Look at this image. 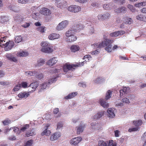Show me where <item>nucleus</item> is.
<instances>
[{
  "label": "nucleus",
  "mask_w": 146,
  "mask_h": 146,
  "mask_svg": "<svg viewBox=\"0 0 146 146\" xmlns=\"http://www.w3.org/2000/svg\"><path fill=\"white\" fill-rule=\"evenodd\" d=\"M91 58L92 57L90 55H87L84 56L83 58L84 60H85L83 62L79 63L78 65L66 64L64 65L63 66L64 72H67L69 70H72L73 69H74V67L83 66L85 62L89 61L91 60Z\"/></svg>",
  "instance_id": "1"
},
{
  "label": "nucleus",
  "mask_w": 146,
  "mask_h": 146,
  "mask_svg": "<svg viewBox=\"0 0 146 146\" xmlns=\"http://www.w3.org/2000/svg\"><path fill=\"white\" fill-rule=\"evenodd\" d=\"M56 80V78L55 77L48 80V83L44 82L41 84L39 86L41 90H43L44 89H46V88L47 87H48L49 85L55 82Z\"/></svg>",
  "instance_id": "2"
},
{
  "label": "nucleus",
  "mask_w": 146,
  "mask_h": 146,
  "mask_svg": "<svg viewBox=\"0 0 146 146\" xmlns=\"http://www.w3.org/2000/svg\"><path fill=\"white\" fill-rule=\"evenodd\" d=\"M74 33L71 32V31H68L66 33V36L68 37L67 41L71 42L76 40L77 39L76 37L73 35Z\"/></svg>",
  "instance_id": "3"
},
{
  "label": "nucleus",
  "mask_w": 146,
  "mask_h": 146,
  "mask_svg": "<svg viewBox=\"0 0 146 146\" xmlns=\"http://www.w3.org/2000/svg\"><path fill=\"white\" fill-rule=\"evenodd\" d=\"M69 21L67 20L62 21L58 25L56 29L58 31L62 30L66 27Z\"/></svg>",
  "instance_id": "4"
},
{
  "label": "nucleus",
  "mask_w": 146,
  "mask_h": 146,
  "mask_svg": "<svg viewBox=\"0 0 146 146\" xmlns=\"http://www.w3.org/2000/svg\"><path fill=\"white\" fill-rule=\"evenodd\" d=\"M68 9L70 12L75 13L81 10V8L78 5H72L69 6L68 8Z\"/></svg>",
  "instance_id": "5"
},
{
  "label": "nucleus",
  "mask_w": 146,
  "mask_h": 146,
  "mask_svg": "<svg viewBox=\"0 0 146 146\" xmlns=\"http://www.w3.org/2000/svg\"><path fill=\"white\" fill-rule=\"evenodd\" d=\"M110 16V13L108 12H106L98 15L97 16V18L99 20L104 21L108 19Z\"/></svg>",
  "instance_id": "6"
},
{
  "label": "nucleus",
  "mask_w": 146,
  "mask_h": 146,
  "mask_svg": "<svg viewBox=\"0 0 146 146\" xmlns=\"http://www.w3.org/2000/svg\"><path fill=\"white\" fill-rule=\"evenodd\" d=\"M83 27L82 25L75 24L73 25L71 29L68 31H71V32L74 33L79 30L82 29Z\"/></svg>",
  "instance_id": "7"
},
{
  "label": "nucleus",
  "mask_w": 146,
  "mask_h": 146,
  "mask_svg": "<svg viewBox=\"0 0 146 146\" xmlns=\"http://www.w3.org/2000/svg\"><path fill=\"white\" fill-rule=\"evenodd\" d=\"M86 126V124L81 122L80 124L76 127V129L77 134H80L82 133Z\"/></svg>",
  "instance_id": "8"
},
{
  "label": "nucleus",
  "mask_w": 146,
  "mask_h": 146,
  "mask_svg": "<svg viewBox=\"0 0 146 146\" xmlns=\"http://www.w3.org/2000/svg\"><path fill=\"white\" fill-rule=\"evenodd\" d=\"M130 92V89L129 87H124L122 89L119 91L120 96L121 97L124 96L126 94Z\"/></svg>",
  "instance_id": "9"
},
{
  "label": "nucleus",
  "mask_w": 146,
  "mask_h": 146,
  "mask_svg": "<svg viewBox=\"0 0 146 146\" xmlns=\"http://www.w3.org/2000/svg\"><path fill=\"white\" fill-rule=\"evenodd\" d=\"M108 116L111 118H113L115 116V113L116 111L115 109L113 108H110L108 109L107 111Z\"/></svg>",
  "instance_id": "10"
},
{
  "label": "nucleus",
  "mask_w": 146,
  "mask_h": 146,
  "mask_svg": "<svg viewBox=\"0 0 146 146\" xmlns=\"http://www.w3.org/2000/svg\"><path fill=\"white\" fill-rule=\"evenodd\" d=\"M82 139V138L80 137H75L70 140V143L71 145H76L81 141Z\"/></svg>",
  "instance_id": "11"
},
{
  "label": "nucleus",
  "mask_w": 146,
  "mask_h": 146,
  "mask_svg": "<svg viewBox=\"0 0 146 146\" xmlns=\"http://www.w3.org/2000/svg\"><path fill=\"white\" fill-rule=\"evenodd\" d=\"M7 59L11 61L16 62L17 59L11 53H7L5 55Z\"/></svg>",
  "instance_id": "12"
},
{
  "label": "nucleus",
  "mask_w": 146,
  "mask_h": 146,
  "mask_svg": "<svg viewBox=\"0 0 146 146\" xmlns=\"http://www.w3.org/2000/svg\"><path fill=\"white\" fill-rule=\"evenodd\" d=\"M14 45V42L12 41L7 42L5 43V51H8L10 50Z\"/></svg>",
  "instance_id": "13"
},
{
  "label": "nucleus",
  "mask_w": 146,
  "mask_h": 146,
  "mask_svg": "<svg viewBox=\"0 0 146 146\" xmlns=\"http://www.w3.org/2000/svg\"><path fill=\"white\" fill-rule=\"evenodd\" d=\"M105 111H102L94 115L92 119L94 120H96L100 119L101 118L104 114Z\"/></svg>",
  "instance_id": "14"
},
{
  "label": "nucleus",
  "mask_w": 146,
  "mask_h": 146,
  "mask_svg": "<svg viewBox=\"0 0 146 146\" xmlns=\"http://www.w3.org/2000/svg\"><path fill=\"white\" fill-rule=\"evenodd\" d=\"M61 136V133L59 132H57L52 135L50 137V140L53 141L58 139Z\"/></svg>",
  "instance_id": "15"
},
{
  "label": "nucleus",
  "mask_w": 146,
  "mask_h": 146,
  "mask_svg": "<svg viewBox=\"0 0 146 146\" xmlns=\"http://www.w3.org/2000/svg\"><path fill=\"white\" fill-rule=\"evenodd\" d=\"M111 40L108 39L104 40L102 41V43L100 44V45H101V48L107 46H108L109 44H111Z\"/></svg>",
  "instance_id": "16"
},
{
  "label": "nucleus",
  "mask_w": 146,
  "mask_h": 146,
  "mask_svg": "<svg viewBox=\"0 0 146 146\" xmlns=\"http://www.w3.org/2000/svg\"><path fill=\"white\" fill-rule=\"evenodd\" d=\"M50 126L49 124H47L44 127L45 130L41 133V135L43 136L45 135L46 136H48L50 135L51 132L50 130H48V128Z\"/></svg>",
  "instance_id": "17"
},
{
  "label": "nucleus",
  "mask_w": 146,
  "mask_h": 146,
  "mask_svg": "<svg viewBox=\"0 0 146 146\" xmlns=\"http://www.w3.org/2000/svg\"><path fill=\"white\" fill-rule=\"evenodd\" d=\"M41 51L45 53H48L52 52L53 50L52 48L49 46L46 47H42L41 49Z\"/></svg>",
  "instance_id": "18"
},
{
  "label": "nucleus",
  "mask_w": 146,
  "mask_h": 146,
  "mask_svg": "<svg viewBox=\"0 0 146 146\" xmlns=\"http://www.w3.org/2000/svg\"><path fill=\"white\" fill-rule=\"evenodd\" d=\"M41 13L44 15H49L51 13V11L49 9L46 8H43L40 10Z\"/></svg>",
  "instance_id": "19"
},
{
  "label": "nucleus",
  "mask_w": 146,
  "mask_h": 146,
  "mask_svg": "<svg viewBox=\"0 0 146 146\" xmlns=\"http://www.w3.org/2000/svg\"><path fill=\"white\" fill-rule=\"evenodd\" d=\"M31 93V91H29L27 92H21L19 94L18 96L21 98H27L29 95L30 93Z\"/></svg>",
  "instance_id": "20"
},
{
  "label": "nucleus",
  "mask_w": 146,
  "mask_h": 146,
  "mask_svg": "<svg viewBox=\"0 0 146 146\" xmlns=\"http://www.w3.org/2000/svg\"><path fill=\"white\" fill-rule=\"evenodd\" d=\"M57 57H54L48 61L47 64L50 66H52L55 64L57 61Z\"/></svg>",
  "instance_id": "21"
},
{
  "label": "nucleus",
  "mask_w": 146,
  "mask_h": 146,
  "mask_svg": "<svg viewBox=\"0 0 146 146\" xmlns=\"http://www.w3.org/2000/svg\"><path fill=\"white\" fill-rule=\"evenodd\" d=\"M113 4L111 3H106L104 4L103 6L104 9L106 10H111L113 8Z\"/></svg>",
  "instance_id": "22"
},
{
  "label": "nucleus",
  "mask_w": 146,
  "mask_h": 146,
  "mask_svg": "<svg viewBox=\"0 0 146 146\" xmlns=\"http://www.w3.org/2000/svg\"><path fill=\"white\" fill-rule=\"evenodd\" d=\"M101 105L104 108H107L109 106L108 104L104 99H100L99 100Z\"/></svg>",
  "instance_id": "23"
},
{
  "label": "nucleus",
  "mask_w": 146,
  "mask_h": 146,
  "mask_svg": "<svg viewBox=\"0 0 146 146\" xmlns=\"http://www.w3.org/2000/svg\"><path fill=\"white\" fill-rule=\"evenodd\" d=\"M60 36L59 34L52 33L49 35L48 38L50 40H53L58 38Z\"/></svg>",
  "instance_id": "24"
},
{
  "label": "nucleus",
  "mask_w": 146,
  "mask_h": 146,
  "mask_svg": "<svg viewBox=\"0 0 146 146\" xmlns=\"http://www.w3.org/2000/svg\"><path fill=\"white\" fill-rule=\"evenodd\" d=\"M38 86V83L37 82H35L32 83L28 87L31 88L32 89V90L31 91V92L35 91Z\"/></svg>",
  "instance_id": "25"
},
{
  "label": "nucleus",
  "mask_w": 146,
  "mask_h": 146,
  "mask_svg": "<svg viewBox=\"0 0 146 146\" xmlns=\"http://www.w3.org/2000/svg\"><path fill=\"white\" fill-rule=\"evenodd\" d=\"M45 62L44 60L42 58H40L38 59L37 61V63L35 64V67H40L43 65Z\"/></svg>",
  "instance_id": "26"
},
{
  "label": "nucleus",
  "mask_w": 146,
  "mask_h": 146,
  "mask_svg": "<svg viewBox=\"0 0 146 146\" xmlns=\"http://www.w3.org/2000/svg\"><path fill=\"white\" fill-rule=\"evenodd\" d=\"M67 5V2L64 0H62L61 2L58 5L57 7L61 9L66 7Z\"/></svg>",
  "instance_id": "27"
},
{
  "label": "nucleus",
  "mask_w": 146,
  "mask_h": 146,
  "mask_svg": "<svg viewBox=\"0 0 146 146\" xmlns=\"http://www.w3.org/2000/svg\"><path fill=\"white\" fill-rule=\"evenodd\" d=\"M136 19L140 21L146 22V15H139L136 17Z\"/></svg>",
  "instance_id": "28"
},
{
  "label": "nucleus",
  "mask_w": 146,
  "mask_h": 146,
  "mask_svg": "<svg viewBox=\"0 0 146 146\" xmlns=\"http://www.w3.org/2000/svg\"><path fill=\"white\" fill-rule=\"evenodd\" d=\"M126 11V9L124 7H121L115 10V12L117 13H125Z\"/></svg>",
  "instance_id": "29"
},
{
  "label": "nucleus",
  "mask_w": 146,
  "mask_h": 146,
  "mask_svg": "<svg viewBox=\"0 0 146 146\" xmlns=\"http://www.w3.org/2000/svg\"><path fill=\"white\" fill-rule=\"evenodd\" d=\"M17 54L19 56L25 57L28 56L29 53L26 51H21L18 52Z\"/></svg>",
  "instance_id": "30"
},
{
  "label": "nucleus",
  "mask_w": 146,
  "mask_h": 146,
  "mask_svg": "<svg viewBox=\"0 0 146 146\" xmlns=\"http://www.w3.org/2000/svg\"><path fill=\"white\" fill-rule=\"evenodd\" d=\"M71 51L73 52H75L78 51L80 49L79 46L77 45H72L70 48Z\"/></svg>",
  "instance_id": "31"
},
{
  "label": "nucleus",
  "mask_w": 146,
  "mask_h": 146,
  "mask_svg": "<svg viewBox=\"0 0 146 146\" xmlns=\"http://www.w3.org/2000/svg\"><path fill=\"white\" fill-rule=\"evenodd\" d=\"M36 133L35 130L33 129L32 130H29L26 133V135L27 137L30 136H33L35 135Z\"/></svg>",
  "instance_id": "32"
},
{
  "label": "nucleus",
  "mask_w": 146,
  "mask_h": 146,
  "mask_svg": "<svg viewBox=\"0 0 146 146\" xmlns=\"http://www.w3.org/2000/svg\"><path fill=\"white\" fill-rule=\"evenodd\" d=\"M77 93L76 92H73L69 94L67 96L65 97V98L66 99H70L75 96L77 95Z\"/></svg>",
  "instance_id": "33"
},
{
  "label": "nucleus",
  "mask_w": 146,
  "mask_h": 146,
  "mask_svg": "<svg viewBox=\"0 0 146 146\" xmlns=\"http://www.w3.org/2000/svg\"><path fill=\"white\" fill-rule=\"evenodd\" d=\"M9 20L8 17L7 16H1L0 17V22L4 23Z\"/></svg>",
  "instance_id": "34"
},
{
  "label": "nucleus",
  "mask_w": 146,
  "mask_h": 146,
  "mask_svg": "<svg viewBox=\"0 0 146 146\" xmlns=\"http://www.w3.org/2000/svg\"><path fill=\"white\" fill-rule=\"evenodd\" d=\"M108 142L103 140H100L98 141V146H108Z\"/></svg>",
  "instance_id": "35"
},
{
  "label": "nucleus",
  "mask_w": 146,
  "mask_h": 146,
  "mask_svg": "<svg viewBox=\"0 0 146 146\" xmlns=\"http://www.w3.org/2000/svg\"><path fill=\"white\" fill-rule=\"evenodd\" d=\"M26 73L27 74V75L29 76H35V74H37V71L35 70L34 71L27 72Z\"/></svg>",
  "instance_id": "36"
},
{
  "label": "nucleus",
  "mask_w": 146,
  "mask_h": 146,
  "mask_svg": "<svg viewBox=\"0 0 146 146\" xmlns=\"http://www.w3.org/2000/svg\"><path fill=\"white\" fill-rule=\"evenodd\" d=\"M133 123L135 126L137 127L141 125L142 123V122L141 120H138L134 121Z\"/></svg>",
  "instance_id": "37"
},
{
  "label": "nucleus",
  "mask_w": 146,
  "mask_h": 146,
  "mask_svg": "<svg viewBox=\"0 0 146 146\" xmlns=\"http://www.w3.org/2000/svg\"><path fill=\"white\" fill-rule=\"evenodd\" d=\"M111 96V92L110 90H108L106 94L105 97V99L106 100H108L110 98Z\"/></svg>",
  "instance_id": "38"
},
{
  "label": "nucleus",
  "mask_w": 146,
  "mask_h": 146,
  "mask_svg": "<svg viewBox=\"0 0 146 146\" xmlns=\"http://www.w3.org/2000/svg\"><path fill=\"white\" fill-rule=\"evenodd\" d=\"M125 20L124 21L125 23L128 24H131L132 22V20L130 18L126 17L125 18Z\"/></svg>",
  "instance_id": "39"
},
{
  "label": "nucleus",
  "mask_w": 146,
  "mask_h": 146,
  "mask_svg": "<svg viewBox=\"0 0 146 146\" xmlns=\"http://www.w3.org/2000/svg\"><path fill=\"white\" fill-rule=\"evenodd\" d=\"M59 109L58 108H56L54 110L53 113L54 114H56L58 113V115L56 116V117H60L61 115V114L60 112H59Z\"/></svg>",
  "instance_id": "40"
},
{
  "label": "nucleus",
  "mask_w": 146,
  "mask_h": 146,
  "mask_svg": "<svg viewBox=\"0 0 146 146\" xmlns=\"http://www.w3.org/2000/svg\"><path fill=\"white\" fill-rule=\"evenodd\" d=\"M37 74H35V77L39 80H41L44 77V75L42 73H39L37 72Z\"/></svg>",
  "instance_id": "41"
},
{
  "label": "nucleus",
  "mask_w": 146,
  "mask_h": 146,
  "mask_svg": "<svg viewBox=\"0 0 146 146\" xmlns=\"http://www.w3.org/2000/svg\"><path fill=\"white\" fill-rule=\"evenodd\" d=\"M22 40V37L21 36H15V41L16 43H19Z\"/></svg>",
  "instance_id": "42"
},
{
  "label": "nucleus",
  "mask_w": 146,
  "mask_h": 146,
  "mask_svg": "<svg viewBox=\"0 0 146 146\" xmlns=\"http://www.w3.org/2000/svg\"><path fill=\"white\" fill-rule=\"evenodd\" d=\"M41 46L42 47H46L50 46V44L47 41L42 42L40 44Z\"/></svg>",
  "instance_id": "43"
},
{
  "label": "nucleus",
  "mask_w": 146,
  "mask_h": 146,
  "mask_svg": "<svg viewBox=\"0 0 146 146\" xmlns=\"http://www.w3.org/2000/svg\"><path fill=\"white\" fill-rule=\"evenodd\" d=\"M146 5V2H143L138 3L135 4V6L136 7H140L142 6H145Z\"/></svg>",
  "instance_id": "44"
},
{
  "label": "nucleus",
  "mask_w": 146,
  "mask_h": 146,
  "mask_svg": "<svg viewBox=\"0 0 146 146\" xmlns=\"http://www.w3.org/2000/svg\"><path fill=\"white\" fill-rule=\"evenodd\" d=\"M111 47L112 45L111 44H109L108 46H106L105 48V49L108 52H111L112 50Z\"/></svg>",
  "instance_id": "45"
},
{
  "label": "nucleus",
  "mask_w": 146,
  "mask_h": 146,
  "mask_svg": "<svg viewBox=\"0 0 146 146\" xmlns=\"http://www.w3.org/2000/svg\"><path fill=\"white\" fill-rule=\"evenodd\" d=\"M21 88V85L20 84L17 85L13 88V90L14 92H16L19 90Z\"/></svg>",
  "instance_id": "46"
},
{
  "label": "nucleus",
  "mask_w": 146,
  "mask_h": 146,
  "mask_svg": "<svg viewBox=\"0 0 146 146\" xmlns=\"http://www.w3.org/2000/svg\"><path fill=\"white\" fill-rule=\"evenodd\" d=\"M21 17L19 15H17L14 17V19L17 22H21L22 20V19L21 18Z\"/></svg>",
  "instance_id": "47"
},
{
  "label": "nucleus",
  "mask_w": 146,
  "mask_h": 146,
  "mask_svg": "<svg viewBox=\"0 0 146 146\" xmlns=\"http://www.w3.org/2000/svg\"><path fill=\"white\" fill-rule=\"evenodd\" d=\"M33 141L31 139L27 141L25 143L24 146H31L33 143Z\"/></svg>",
  "instance_id": "48"
},
{
  "label": "nucleus",
  "mask_w": 146,
  "mask_h": 146,
  "mask_svg": "<svg viewBox=\"0 0 146 146\" xmlns=\"http://www.w3.org/2000/svg\"><path fill=\"white\" fill-rule=\"evenodd\" d=\"M91 46L92 48L93 49L96 48H101V45H100V44H98V43L92 44Z\"/></svg>",
  "instance_id": "49"
},
{
  "label": "nucleus",
  "mask_w": 146,
  "mask_h": 146,
  "mask_svg": "<svg viewBox=\"0 0 146 146\" xmlns=\"http://www.w3.org/2000/svg\"><path fill=\"white\" fill-rule=\"evenodd\" d=\"M121 101L122 102L126 104H128L130 103L129 99L126 97L123 98L121 100Z\"/></svg>",
  "instance_id": "50"
},
{
  "label": "nucleus",
  "mask_w": 146,
  "mask_h": 146,
  "mask_svg": "<svg viewBox=\"0 0 146 146\" xmlns=\"http://www.w3.org/2000/svg\"><path fill=\"white\" fill-rule=\"evenodd\" d=\"M31 24V23L29 22V23H25L21 25V26L25 28H26L28 27Z\"/></svg>",
  "instance_id": "51"
},
{
  "label": "nucleus",
  "mask_w": 146,
  "mask_h": 146,
  "mask_svg": "<svg viewBox=\"0 0 146 146\" xmlns=\"http://www.w3.org/2000/svg\"><path fill=\"white\" fill-rule=\"evenodd\" d=\"M63 123L62 122H60L58 123L57 125V128L56 130H58L60 129L63 126Z\"/></svg>",
  "instance_id": "52"
},
{
  "label": "nucleus",
  "mask_w": 146,
  "mask_h": 146,
  "mask_svg": "<svg viewBox=\"0 0 146 146\" xmlns=\"http://www.w3.org/2000/svg\"><path fill=\"white\" fill-rule=\"evenodd\" d=\"M127 7L132 12L136 11V10L135 9L134 7L132 5L129 4L127 5Z\"/></svg>",
  "instance_id": "53"
},
{
  "label": "nucleus",
  "mask_w": 146,
  "mask_h": 146,
  "mask_svg": "<svg viewBox=\"0 0 146 146\" xmlns=\"http://www.w3.org/2000/svg\"><path fill=\"white\" fill-rule=\"evenodd\" d=\"M30 0H18L17 2L22 4H25L27 3Z\"/></svg>",
  "instance_id": "54"
},
{
  "label": "nucleus",
  "mask_w": 146,
  "mask_h": 146,
  "mask_svg": "<svg viewBox=\"0 0 146 146\" xmlns=\"http://www.w3.org/2000/svg\"><path fill=\"white\" fill-rule=\"evenodd\" d=\"M127 97L129 100H133L135 98V96L133 94H130L128 95Z\"/></svg>",
  "instance_id": "55"
},
{
  "label": "nucleus",
  "mask_w": 146,
  "mask_h": 146,
  "mask_svg": "<svg viewBox=\"0 0 146 146\" xmlns=\"http://www.w3.org/2000/svg\"><path fill=\"white\" fill-rule=\"evenodd\" d=\"M29 124H26L20 130L22 131H24L26 129L29 128Z\"/></svg>",
  "instance_id": "56"
},
{
  "label": "nucleus",
  "mask_w": 146,
  "mask_h": 146,
  "mask_svg": "<svg viewBox=\"0 0 146 146\" xmlns=\"http://www.w3.org/2000/svg\"><path fill=\"white\" fill-rule=\"evenodd\" d=\"M11 122V121L9 119H7L2 121L3 124L5 125L9 124Z\"/></svg>",
  "instance_id": "57"
},
{
  "label": "nucleus",
  "mask_w": 146,
  "mask_h": 146,
  "mask_svg": "<svg viewBox=\"0 0 146 146\" xmlns=\"http://www.w3.org/2000/svg\"><path fill=\"white\" fill-rule=\"evenodd\" d=\"M96 123H92L91 124V126L90 127V128L92 129V131H94L95 130V129H96Z\"/></svg>",
  "instance_id": "58"
},
{
  "label": "nucleus",
  "mask_w": 146,
  "mask_h": 146,
  "mask_svg": "<svg viewBox=\"0 0 146 146\" xmlns=\"http://www.w3.org/2000/svg\"><path fill=\"white\" fill-rule=\"evenodd\" d=\"M110 35L111 37L118 36L117 31L110 33Z\"/></svg>",
  "instance_id": "59"
},
{
  "label": "nucleus",
  "mask_w": 146,
  "mask_h": 146,
  "mask_svg": "<svg viewBox=\"0 0 146 146\" xmlns=\"http://www.w3.org/2000/svg\"><path fill=\"white\" fill-rule=\"evenodd\" d=\"M20 84L21 85V88L22 87L24 88H26L28 86L27 83L25 82H22L21 84Z\"/></svg>",
  "instance_id": "60"
},
{
  "label": "nucleus",
  "mask_w": 146,
  "mask_h": 146,
  "mask_svg": "<svg viewBox=\"0 0 146 146\" xmlns=\"http://www.w3.org/2000/svg\"><path fill=\"white\" fill-rule=\"evenodd\" d=\"M139 128L138 127L132 128L129 129V131L130 132L133 131H135L139 130Z\"/></svg>",
  "instance_id": "61"
},
{
  "label": "nucleus",
  "mask_w": 146,
  "mask_h": 146,
  "mask_svg": "<svg viewBox=\"0 0 146 146\" xmlns=\"http://www.w3.org/2000/svg\"><path fill=\"white\" fill-rule=\"evenodd\" d=\"M118 36H120L124 34L125 32L123 31L120 30L117 31Z\"/></svg>",
  "instance_id": "62"
},
{
  "label": "nucleus",
  "mask_w": 146,
  "mask_h": 146,
  "mask_svg": "<svg viewBox=\"0 0 146 146\" xmlns=\"http://www.w3.org/2000/svg\"><path fill=\"white\" fill-rule=\"evenodd\" d=\"M78 84L80 86L82 87L83 88H85L86 86L85 83L83 82H79Z\"/></svg>",
  "instance_id": "63"
},
{
  "label": "nucleus",
  "mask_w": 146,
  "mask_h": 146,
  "mask_svg": "<svg viewBox=\"0 0 146 146\" xmlns=\"http://www.w3.org/2000/svg\"><path fill=\"white\" fill-rule=\"evenodd\" d=\"M113 140L109 141L108 146H116V144L115 143H113Z\"/></svg>",
  "instance_id": "64"
}]
</instances>
